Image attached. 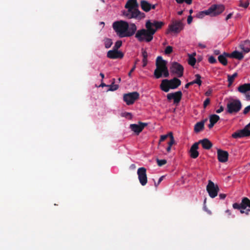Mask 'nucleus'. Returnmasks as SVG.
<instances>
[{
	"mask_svg": "<svg viewBox=\"0 0 250 250\" xmlns=\"http://www.w3.org/2000/svg\"><path fill=\"white\" fill-rule=\"evenodd\" d=\"M165 23L156 20H147L146 21L145 26L146 29H142L137 31L135 38L140 42H149L153 39V35L158 30L162 28Z\"/></svg>",
	"mask_w": 250,
	"mask_h": 250,
	"instance_id": "obj_1",
	"label": "nucleus"
},
{
	"mask_svg": "<svg viewBox=\"0 0 250 250\" xmlns=\"http://www.w3.org/2000/svg\"><path fill=\"white\" fill-rule=\"evenodd\" d=\"M112 27L120 38L131 37L137 31V26L135 23L129 24L127 21L122 20L113 22Z\"/></svg>",
	"mask_w": 250,
	"mask_h": 250,
	"instance_id": "obj_2",
	"label": "nucleus"
},
{
	"mask_svg": "<svg viewBox=\"0 0 250 250\" xmlns=\"http://www.w3.org/2000/svg\"><path fill=\"white\" fill-rule=\"evenodd\" d=\"M138 6L137 0H128L125 5V8L127 9V10L123 13L124 15L129 19H135L140 20L145 18V14L138 10Z\"/></svg>",
	"mask_w": 250,
	"mask_h": 250,
	"instance_id": "obj_3",
	"label": "nucleus"
},
{
	"mask_svg": "<svg viewBox=\"0 0 250 250\" xmlns=\"http://www.w3.org/2000/svg\"><path fill=\"white\" fill-rule=\"evenodd\" d=\"M167 62L163 59L161 56L157 58L156 62V68L154 72V76L156 79H159L163 76L167 78L169 76L168 68L167 66Z\"/></svg>",
	"mask_w": 250,
	"mask_h": 250,
	"instance_id": "obj_4",
	"label": "nucleus"
},
{
	"mask_svg": "<svg viewBox=\"0 0 250 250\" xmlns=\"http://www.w3.org/2000/svg\"><path fill=\"white\" fill-rule=\"evenodd\" d=\"M224 10L225 7L223 5L214 4L207 10L198 12L196 17L199 19H202L205 15L216 16L222 13Z\"/></svg>",
	"mask_w": 250,
	"mask_h": 250,
	"instance_id": "obj_5",
	"label": "nucleus"
},
{
	"mask_svg": "<svg viewBox=\"0 0 250 250\" xmlns=\"http://www.w3.org/2000/svg\"><path fill=\"white\" fill-rule=\"evenodd\" d=\"M181 84V81L175 77L171 80L164 79L162 80L160 85L161 89L165 92L169 91L170 89H176Z\"/></svg>",
	"mask_w": 250,
	"mask_h": 250,
	"instance_id": "obj_6",
	"label": "nucleus"
},
{
	"mask_svg": "<svg viewBox=\"0 0 250 250\" xmlns=\"http://www.w3.org/2000/svg\"><path fill=\"white\" fill-rule=\"evenodd\" d=\"M242 104L239 99H230L227 104V112L230 114L238 113L242 108Z\"/></svg>",
	"mask_w": 250,
	"mask_h": 250,
	"instance_id": "obj_7",
	"label": "nucleus"
},
{
	"mask_svg": "<svg viewBox=\"0 0 250 250\" xmlns=\"http://www.w3.org/2000/svg\"><path fill=\"white\" fill-rule=\"evenodd\" d=\"M139 93L136 91L124 94L123 100L127 105H131L139 98Z\"/></svg>",
	"mask_w": 250,
	"mask_h": 250,
	"instance_id": "obj_8",
	"label": "nucleus"
},
{
	"mask_svg": "<svg viewBox=\"0 0 250 250\" xmlns=\"http://www.w3.org/2000/svg\"><path fill=\"white\" fill-rule=\"evenodd\" d=\"M184 24L181 21L174 20L168 26V31L178 33L184 28Z\"/></svg>",
	"mask_w": 250,
	"mask_h": 250,
	"instance_id": "obj_9",
	"label": "nucleus"
},
{
	"mask_svg": "<svg viewBox=\"0 0 250 250\" xmlns=\"http://www.w3.org/2000/svg\"><path fill=\"white\" fill-rule=\"evenodd\" d=\"M207 191L209 196L211 198H214L217 196L219 191V188L218 186L217 185H215L212 181L208 180V184L207 186Z\"/></svg>",
	"mask_w": 250,
	"mask_h": 250,
	"instance_id": "obj_10",
	"label": "nucleus"
},
{
	"mask_svg": "<svg viewBox=\"0 0 250 250\" xmlns=\"http://www.w3.org/2000/svg\"><path fill=\"white\" fill-rule=\"evenodd\" d=\"M171 73L176 74L178 77H181L184 73V67L177 62H173L169 67Z\"/></svg>",
	"mask_w": 250,
	"mask_h": 250,
	"instance_id": "obj_11",
	"label": "nucleus"
},
{
	"mask_svg": "<svg viewBox=\"0 0 250 250\" xmlns=\"http://www.w3.org/2000/svg\"><path fill=\"white\" fill-rule=\"evenodd\" d=\"M137 175L140 183L142 186H145L147 183L146 175V169L144 167H141L137 170Z\"/></svg>",
	"mask_w": 250,
	"mask_h": 250,
	"instance_id": "obj_12",
	"label": "nucleus"
},
{
	"mask_svg": "<svg viewBox=\"0 0 250 250\" xmlns=\"http://www.w3.org/2000/svg\"><path fill=\"white\" fill-rule=\"evenodd\" d=\"M167 99L168 101L173 100L174 103L178 104L180 103L182 97V93L181 91H178L174 93H168L167 95Z\"/></svg>",
	"mask_w": 250,
	"mask_h": 250,
	"instance_id": "obj_13",
	"label": "nucleus"
},
{
	"mask_svg": "<svg viewBox=\"0 0 250 250\" xmlns=\"http://www.w3.org/2000/svg\"><path fill=\"white\" fill-rule=\"evenodd\" d=\"M250 136V130L244 128L232 134L233 138H240Z\"/></svg>",
	"mask_w": 250,
	"mask_h": 250,
	"instance_id": "obj_14",
	"label": "nucleus"
},
{
	"mask_svg": "<svg viewBox=\"0 0 250 250\" xmlns=\"http://www.w3.org/2000/svg\"><path fill=\"white\" fill-rule=\"evenodd\" d=\"M147 125V124L142 122H139V125L137 124H131L130 125V129L138 135L142 131L143 129Z\"/></svg>",
	"mask_w": 250,
	"mask_h": 250,
	"instance_id": "obj_15",
	"label": "nucleus"
},
{
	"mask_svg": "<svg viewBox=\"0 0 250 250\" xmlns=\"http://www.w3.org/2000/svg\"><path fill=\"white\" fill-rule=\"evenodd\" d=\"M217 153L218 160L220 162L225 163L228 161L229 153L227 151L218 149Z\"/></svg>",
	"mask_w": 250,
	"mask_h": 250,
	"instance_id": "obj_16",
	"label": "nucleus"
},
{
	"mask_svg": "<svg viewBox=\"0 0 250 250\" xmlns=\"http://www.w3.org/2000/svg\"><path fill=\"white\" fill-rule=\"evenodd\" d=\"M123 57L124 54L122 52L115 49L109 50L107 53V57L111 59H122Z\"/></svg>",
	"mask_w": 250,
	"mask_h": 250,
	"instance_id": "obj_17",
	"label": "nucleus"
},
{
	"mask_svg": "<svg viewBox=\"0 0 250 250\" xmlns=\"http://www.w3.org/2000/svg\"><path fill=\"white\" fill-rule=\"evenodd\" d=\"M198 146L199 143L196 142L191 146L189 150L190 156L191 158L196 159L198 157L199 154V152L197 150L199 148Z\"/></svg>",
	"mask_w": 250,
	"mask_h": 250,
	"instance_id": "obj_18",
	"label": "nucleus"
},
{
	"mask_svg": "<svg viewBox=\"0 0 250 250\" xmlns=\"http://www.w3.org/2000/svg\"><path fill=\"white\" fill-rule=\"evenodd\" d=\"M140 6L142 9L146 12H149L151 9H154L156 7L155 5L151 4L146 0H141Z\"/></svg>",
	"mask_w": 250,
	"mask_h": 250,
	"instance_id": "obj_19",
	"label": "nucleus"
},
{
	"mask_svg": "<svg viewBox=\"0 0 250 250\" xmlns=\"http://www.w3.org/2000/svg\"><path fill=\"white\" fill-rule=\"evenodd\" d=\"M197 143H199V144H201L203 148L205 149H209L212 146V144L211 142L208 139H204L203 140H201L199 141Z\"/></svg>",
	"mask_w": 250,
	"mask_h": 250,
	"instance_id": "obj_20",
	"label": "nucleus"
},
{
	"mask_svg": "<svg viewBox=\"0 0 250 250\" xmlns=\"http://www.w3.org/2000/svg\"><path fill=\"white\" fill-rule=\"evenodd\" d=\"M238 91L242 93L245 94L246 92L250 91V83H244L240 85L237 88Z\"/></svg>",
	"mask_w": 250,
	"mask_h": 250,
	"instance_id": "obj_21",
	"label": "nucleus"
},
{
	"mask_svg": "<svg viewBox=\"0 0 250 250\" xmlns=\"http://www.w3.org/2000/svg\"><path fill=\"white\" fill-rule=\"evenodd\" d=\"M229 53L224 52L223 54L218 56V59L219 62L223 65H227L228 64V60L227 59V57H229Z\"/></svg>",
	"mask_w": 250,
	"mask_h": 250,
	"instance_id": "obj_22",
	"label": "nucleus"
},
{
	"mask_svg": "<svg viewBox=\"0 0 250 250\" xmlns=\"http://www.w3.org/2000/svg\"><path fill=\"white\" fill-rule=\"evenodd\" d=\"M207 120V119H205V120L197 123L195 125L194 127V131L195 133L200 132L201 131L203 130V129L204 128L205 122Z\"/></svg>",
	"mask_w": 250,
	"mask_h": 250,
	"instance_id": "obj_23",
	"label": "nucleus"
},
{
	"mask_svg": "<svg viewBox=\"0 0 250 250\" xmlns=\"http://www.w3.org/2000/svg\"><path fill=\"white\" fill-rule=\"evenodd\" d=\"M240 47L244 53H249L250 51V41L249 40H246L243 43L240 44Z\"/></svg>",
	"mask_w": 250,
	"mask_h": 250,
	"instance_id": "obj_24",
	"label": "nucleus"
},
{
	"mask_svg": "<svg viewBox=\"0 0 250 250\" xmlns=\"http://www.w3.org/2000/svg\"><path fill=\"white\" fill-rule=\"evenodd\" d=\"M229 57L237 59L239 60H241L244 58L243 54L241 52H238L237 51H234L231 54L229 53Z\"/></svg>",
	"mask_w": 250,
	"mask_h": 250,
	"instance_id": "obj_25",
	"label": "nucleus"
},
{
	"mask_svg": "<svg viewBox=\"0 0 250 250\" xmlns=\"http://www.w3.org/2000/svg\"><path fill=\"white\" fill-rule=\"evenodd\" d=\"M247 207L250 208V200L247 197H244L241 202V208L245 209Z\"/></svg>",
	"mask_w": 250,
	"mask_h": 250,
	"instance_id": "obj_26",
	"label": "nucleus"
},
{
	"mask_svg": "<svg viewBox=\"0 0 250 250\" xmlns=\"http://www.w3.org/2000/svg\"><path fill=\"white\" fill-rule=\"evenodd\" d=\"M196 53H194L192 55H188V63L192 66H193L195 64L196 62V59L194 57Z\"/></svg>",
	"mask_w": 250,
	"mask_h": 250,
	"instance_id": "obj_27",
	"label": "nucleus"
},
{
	"mask_svg": "<svg viewBox=\"0 0 250 250\" xmlns=\"http://www.w3.org/2000/svg\"><path fill=\"white\" fill-rule=\"evenodd\" d=\"M237 75H238L237 73H234L232 75H228V81L229 82V84H228L229 87H230L231 85L235 78L237 76Z\"/></svg>",
	"mask_w": 250,
	"mask_h": 250,
	"instance_id": "obj_28",
	"label": "nucleus"
},
{
	"mask_svg": "<svg viewBox=\"0 0 250 250\" xmlns=\"http://www.w3.org/2000/svg\"><path fill=\"white\" fill-rule=\"evenodd\" d=\"M220 117L216 114L211 115L209 117V122H213L215 124L219 120Z\"/></svg>",
	"mask_w": 250,
	"mask_h": 250,
	"instance_id": "obj_29",
	"label": "nucleus"
},
{
	"mask_svg": "<svg viewBox=\"0 0 250 250\" xmlns=\"http://www.w3.org/2000/svg\"><path fill=\"white\" fill-rule=\"evenodd\" d=\"M195 77H196V79L192 81L193 84L196 83L199 86H200L202 84V81L201 80V76L199 74H197L195 75Z\"/></svg>",
	"mask_w": 250,
	"mask_h": 250,
	"instance_id": "obj_30",
	"label": "nucleus"
},
{
	"mask_svg": "<svg viewBox=\"0 0 250 250\" xmlns=\"http://www.w3.org/2000/svg\"><path fill=\"white\" fill-rule=\"evenodd\" d=\"M104 43L106 48H110L113 43L112 40L109 38L105 39L104 40Z\"/></svg>",
	"mask_w": 250,
	"mask_h": 250,
	"instance_id": "obj_31",
	"label": "nucleus"
},
{
	"mask_svg": "<svg viewBox=\"0 0 250 250\" xmlns=\"http://www.w3.org/2000/svg\"><path fill=\"white\" fill-rule=\"evenodd\" d=\"M113 82H112V83L110 85H107L109 87V90L110 91H115L118 89L119 88L118 85L114 84L115 80V79H113Z\"/></svg>",
	"mask_w": 250,
	"mask_h": 250,
	"instance_id": "obj_32",
	"label": "nucleus"
},
{
	"mask_svg": "<svg viewBox=\"0 0 250 250\" xmlns=\"http://www.w3.org/2000/svg\"><path fill=\"white\" fill-rule=\"evenodd\" d=\"M169 135L170 137V141L168 143V146H171L174 144L175 140L173 136V134L171 132H169Z\"/></svg>",
	"mask_w": 250,
	"mask_h": 250,
	"instance_id": "obj_33",
	"label": "nucleus"
},
{
	"mask_svg": "<svg viewBox=\"0 0 250 250\" xmlns=\"http://www.w3.org/2000/svg\"><path fill=\"white\" fill-rule=\"evenodd\" d=\"M122 41L119 40L117 41L113 47V49H115L116 50H118V49L122 46Z\"/></svg>",
	"mask_w": 250,
	"mask_h": 250,
	"instance_id": "obj_34",
	"label": "nucleus"
},
{
	"mask_svg": "<svg viewBox=\"0 0 250 250\" xmlns=\"http://www.w3.org/2000/svg\"><path fill=\"white\" fill-rule=\"evenodd\" d=\"M173 48L171 46H167L166 47L165 50V53L166 54H170L172 52Z\"/></svg>",
	"mask_w": 250,
	"mask_h": 250,
	"instance_id": "obj_35",
	"label": "nucleus"
},
{
	"mask_svg": "<svg viewBox=\"0 0 250 250\" xmlns=\"http://www.w3.org/2000/svg\"><path fill=\"white\" fill-rule=\"evenodd\" d=\"M157 165L161 167V166L165 165L167 163V160H166L165 159H162V160L157 159Z\"/></svg>",
	"mask_w": 250,
	"mask_h": 250,
	"instance_id": "obj_36",
	"label": "nucleus"
},
{
	"mask_svg": "<svg viewBox=\"0 0 250 250\" xmlns=\"http://www.w3.org/2000/svg\"><path fill=\"white\" fill-rule=\"evenodd\" d=\"M249 5V1H246L245 2H243L242 1H240L239 6L242 7H244L245 8H247Z\"/></svg>",
	"mask_w": 250,
	"mask_h": 250,
	"instance_id": "obj_37",
	"label": "nucleus"
},
{
	"mask_svg": "<svg viewBox=\"0 0 250 250\" xmlns=\"http://www.w3.org/2000/svg\"><path fill=\"white\" fill-rule=\"evenodd\" d=\"M177 3L181 4L184 1L188 4H190L192 3V0H175Z\"/></svg>",
	"mask_w": 250,
	"mask_h": 250,
	"instance_id": "obj_38",
	"label": "nucleus"
},
{
	"mask_svg": "<svg viewBox=\"0 0 250 250\" xmlns=\"http://www.w3.org/2000/svg\"><path fill=\"white\" fill-rule=\"evenodd\" d=\"M168 137H169V133L166 135H161L159 144H160L161 142L164 141Z\"/></svg>",
	"mask_w": 250,
	"mask_h": 250,
	"instance_id": "obj_39",
	"label": "nucleus"
},
{
	"mask_svg": "<svg viewBox=\"0 0 250 250\" xmlns=\"http://www.w3.org/2000/svg\"><path fill=\"white\" fill-rule=\"evenodd\" d=\"M208 62L210 63H215L217 62V61L214 57L211 56L208 58Z\"/></svg>",
	"mask_w": 250,
	"mask_h": 250,
	"instance_id": "obj_40",
	"label": "nucleus"
},
{
	"mask_svg": "<svg viewBox=\"0 0 250 250\" xmlns=\"http://www.w3.org/2000/svg\"><path fill=\"white\" fill-rule=\"evenodd\" d=\"M232 207L234 209H242L241 208V204H238L237 203H234L232 205Z\"/></svg>",
	"mask_w": 250,
	"mask_h": 250,
	"instance_id": "obj_41",
	"label": "nucleus"
},
{
	"mask_svg": "<svg viewBox=\"0 0 250 250\" xmlns=\"http://www.w3.org/2000/svg\"><path fill=\"white\" fill-rule=\"evenodd\" d=\"M210 103V99L209 98H207L205 101L204 102L203 106L204 108H205Z\"/></svg>",
	"mask_w": 250,
	"mask_h": 250,
	"instance_id": "obj_42",
	"label": "nucleus"
},
{
	"mask_svg": "<svg viewBox=\"0 0 250 250\" xmlns=\"http://www.w3.org/2000/svg\"><path fill=\"white\" fill-rule=\"evenodd\" d=\"M164 177V176H161V177L159 178V180H158V182H157V183H156L155 182H154V185H155V187H158V186L160 184V183H161V182L162 181V180H163Z\"/></svg>",
	"mask_w": 250,
	"mask_h": 250,
	"instance_id": "obj_43",
	"label": "nucleus"
},
{
	"mask_svg": "<svg viewBox=\"0 0 250 250\" xmlns=\"http://www.w3.org/2000/svg\"><path fill=\"white\" fill-rule=\"evenodd\" d=\"M250 111V107L249 106H247V107H246L244 108L243 113L244 114L246 115L247 114H248L249 113V112Z\"/></svg>",
	"mask_w": 250,
	"mask_h": 250,
	"instance_id": "obj_44",
	"label": "nucleus"
},
{
	"mask_svg": "<svg viewBox=\"0 0 250 250\" xmlns=\"http://www.w3.org/2000/svg\"><path fill=\"white\" fill-rule=\"evenodd\" d=\"M192 20H193L192 17L191 15L188 16V19H187L188 23V24H190L191 23Z\"/></svg>",
	"mask_w": 250,
	"mask_h": 250,
	"instance_id": "obj_45",
	"label": "nucleus"
},
{
	"mask_svg": "<svg viewBox=\"0 0 250 250\" xmlns=\"http://www.w3.org/2000/svg\"><path fill=\"white\" fill-rule=\"evenodd\" d=\"M142 56L143 59H147V53L146 50L142 51Z\"/></svg>",
	"mask_w": 250,
	"mask_h": 250,
	"instance_id": "obj_46",
	"label": "nucleus"
},
{
	"mask_svg": "<svg viewBox=\"0 0 250 250\" xmlns=\"http://www.w3.org/2000/svg\"><path fill=\"white\" fill-rule=\"evenodd\" d=\"M136 68V66H135V64H134V65L133 66V67L132 68V69L130 70V71L129 72L128 74V75L129 77H131V74L134 71L135 69Z\"/></svg>",
	"mask_w": 250,
	"mask_h": 250,
	"instance_id": "obj_47",
	"label": "nucleus"
},
{
	"mask_svg": "<svg viewBox=\"0 0 250 250\" xmlns=\"http://www.w3.org/2000/svg\"><path fill=\"white\" fill-rule=\"evenodd\" d=\"M212 92V89H209L206 92L205 95L207 96H209L211 94Z\"/></svg>",
	"mask_w": 250,
	"mask_h": 250,
	"instance_id": "obj_48",
	"label": "nucleus"
},
{
	"mask_svg": "<svg viewBox=\"0 0 250 250\" xmlns=\"http://www.w3.org/2000/svg\"><path fill=\"white\" fill-rule=\"evenodd\" d=\"M143 67H145L147 63V59H143Z\"/></svg>",
	"mask_w": 250,
	"mask_h": 250,
	"instance_id": "obj_49",
	"label": "nucleus"
},
{
	"mask_svg": "<svg viewBox=\"0 0 250 250\" xmlns=\"http://www.w3.org/2000/svg\"><path fill=\"white\" fill-rule=\"evenodd\" d=\"M223 110H224L223 106H221L220 107V108L216 111V112L217 113H220L222 112Z\"/></svg>",
	"mask_w": 250,
	"mask_h": 250,
	"instance_id": "obj_50",
	"label": "nucleus"
},
{
	"mask_svg": "<svg viewBox=\"0 0 250 250\" xmlns=\"http://www.w3.org/2000/svg\"><path fill=\"white\" fill-rule=\"evenodd\" d=\"M219 197L220 199H224L226 197V194L221 193L219 194Z\"/></svg>",
	"mask_w": 250,
	"mask_h": 250,
	"instance_id": "obj_51",
	"label": "nucleus"
},
{
	"mask_svg": "<svg viewBox=\"0 0 250 250\" xmlns=\"http://www.w3.org/2000/svg\"><path fill=\"white\" fill-rule=\"evenodd\" d=\"M193 83L192 82H189V83H187L185 85V88H188L189 87V86L192 85H193Z\"/></svg>",
	"mask_w": 250,
	"mask_h": 250,
	"instance_id": "obj_52",
	"label": "nucleus"
},
{
	"mask_svg": "<svg viewBox=\"0 0 250 250\" xmlns=\"http://www.w3.org/2000/svg\"><path fill=\"white\" fill-rule=\"evenodd\" d=\"M232 16V13H229V14H228L227 15V16L226 17V20L228 21V20L230 19L231 18Z\"/></svg>",
	"mask_w": 250,
	"mask_h": 250,
	"instance_id": "obj_53",
	"label": "nucleus"
},
{
	"mask_svg": "<svg viewBox=\"0 0 250 250\" xmlns=\"http://www.w3.org/2000/svg\"><path fill=\"white\" fill-rule=\"evenodd\" d=\"M215 124L213 122H210L209 124L208 125V127L209 128H211L213 127V126Z\"/></svg>",
	"mask_w": 250,
	"mask_h": 250,
	"instance_id": "obj_54",
	"label": "nucleus"
},
{
	"mask_svg": "<svg viewBox=\"0 0 250 250\" xmlns=\"http://www.w3.org/2000/svg\"><path fill=\"white\" fill-rule=\"evenodd\" d=\"M130 168L131 169H135L136 168V166L135 164H131L130 166Z\"/></svg>",
	"mask_w": 250,
	"mask_h": 250,
	"instance_id": "obj_55",
	"label": "nucleus"
},
{
	"mask_svg": "<svg viewBox=\"0 0 250 250\" xmlns=\"http://www.w3.org/2000/svg\"><path fill=\"white\" fill-rule=\"evenodd\" d=\"M220 51L219 50H215L214 51V54L216 55H218L220 54Z\"/></svg>",
	"mask_w": 250,
	"mask_h": 250,
	"instance_id": "obj_56",
	"label": "nucleus"
},
{
	"mask_svg": "<svg viewBox=\"0 0 250 250\" xmlns=\"http://www.w3.org/2000/svg\"><path fill=\"white\" fill-rule=\"evenodd\" d=\"M171 146H168L167 148V152H170V150H171Z\"/></svg>",
	"mask_w": 250,
	"mask_h": 250,
	"instance_id": "obj_57",
	"label": "nucleus"
},
{
	"mask_svg": "<svg viewBox=\"0 0 250 250\" xmlns=\"http://www.w3.org/2000/svg\"><path fill=\"white\" fill-rule=\"evenodd\" d=\"M199 46H200L202 48H205L206 47L205 45L202 44L201 43H199Z\"/></svg>",
	"mask_w": 250,
	"mask_h": 250,
	"instance_id": "obj_58",
	"label": "nucleus"
},
{
	"mask_svg": "<svg viewBox=\"0 0 250 250\" xmlns=\"http://www.w3.org/2000/svg\"><path fill=\"white\" fill-rule=\"evenodd\" d=\"M226 212L228 214V215H231V212L229 209H227L226 210Z\"/></svg>",
	"mask_w": 250,
	"mask_h": 250,
	"instance_id": "obj_59",
	"label": "nucleus"
},
{
	"mask_svg": "<svg viewBox=\"0 0 250 250\" xmlns=\"http://www.w3.org/2000/svg\"><path fill=\"white\" fill-rule=\"evenodd\" d=\"M244 128H245L247 129H249V128H250V123L249 124H248L247 125H246Z\"/></svg>",
	"mask_w": 250,
	"mask_h": 250,
	"instance_id": "obj_60",
	"label": "nucleus"
},
{
	"mask_svg": "<svg viewBox=\"0 0 250 250\" xmlns=\"http://www.w3.org/2000/svg\"><path fill=\"white\" fill-rule=\"evenodd\" d=\"M250 212V209H247V210L245 211V213H246L247 215H249Z\"/></svg>",
	"mask_w": 250,
	"mask_h": 250,
	"instance_id": "obj_61",
	"label": "nucleus"
},
{
	"mask_svg": "<svg viewBox=\"0 0 250 250\" xmlns=\"http://www.w3.org/2000/svg\"><path fill=\"white\" fill-rule=\"evenodd\" d=\"M100 76L102 77V79H103L104 77V75L103 73H101L100 74Z\"/></svg>",
	"mask_w": 250,
	"mask_h": 250,
	"instance_id": "obj_62",
	"label": "nucleus"
},
{
	"mask_svg": "<svg viewBox=\"0 0 250 250\" xmlns=\"http://www.w3.org/2000/svg\"><path fill=\"white\" fill-rule=\"evenodd\" d=\"M177 13H178V14L179 15H182L183 14V11H178Z\"/></svg>",
	"mask_w": 250,
	"mask_h": 250,
	"instance_id": "obj_63",
	"label": "nucleus"
},
{
	"mask_svg": "<svg viewBox=\"0 0 250 250\" xmlns=\"http://www.w3.org/2000/svg\"><path fill=\"white\" fill-rule=\"evenodd\" d=\"M241 213H245V211L244 210V209H240V210Z\"/></svg>",
	"mask_w": 250,
	"mask_h": 250,
	"instance_id": "obj_64",
	"label": "nucleus"
}]
</instances>
